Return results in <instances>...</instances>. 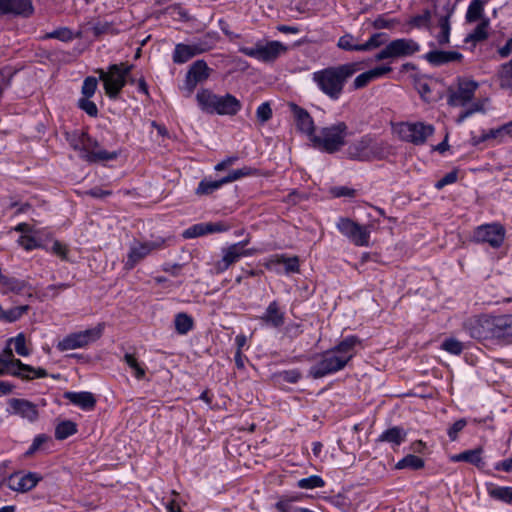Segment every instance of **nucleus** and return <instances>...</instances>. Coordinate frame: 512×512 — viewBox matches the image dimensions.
<instances>
[{
  "label": "nucleus",
  "instance_id": "nucleus-43",
  "mask_svg": "<svg viewBox=\"0 0 512 512\" xmlns=\"http://www.w3.org/2000/svg\"><path fill=\"white\" fill-rule=\"evenodd\" d=\"M512 132V121L503 125L498 129H491L488 133H483L478 139L472 138L474 144H479L489 139H495L503 133L510 134Z\"/></svg>",
  "mask_w": 512,
  "mask_h": 512
},
{
  "label": "nucleus",
  "instance_id": "nucleus-34",
  "mask_svg": "<svg viewBox=\"0 0 512 512\" xmlns=\"http://www.w3.org/2000/svg\"><path fill=\"white\" fill-rule=\"evenodd\" d=\"M435 18L438 21V18L434 14V8L432 10L425 9L422 13L417 14L410 18L408 24L415 28H431L432 20Z\"/></svg>",
  "mask_w": 512,
  "mask_h": 512
},
{
  "label": "nucleus",
  "instance_id": "nucleus-38",
  "mask_svg": "<svg viewBox=\"0 0 512 512\" xmlns=\"http://www.w3.org/2000/svg\"><path fill=\"white\" fill-rule=\"evenodd\" d=\"M223 185L224 183L222 182V179L211 180L204 178L199 182L198 187L195 190V194L198 196L211 195Z\"/></svg>",
  "mask_w": 512,
  "mask_h": 512
},
{
  "label": "nucleus",
  "instance_id": "nucleus-7",
  "mask_svg": "<svg viewBox=\"0 0 512 512\" xmlns=\"http://www.w3.org/2000/svg\"><path fill=\"white\" fill-rule=\"evenodd\" d=\"M349 357L338 355L332 348L322 353L320 359L311 366L309 375L314 379L323 378L346 367Z\"/></svg>",
  "mask_w": 512,
  "mask_h": 512
},
{
  "label": "nucleus",
  "instance_id": "nucleus-24",
  "mask_svg": "<svg viewBox=\"0 0 512 512\" xmlns=\"http://www.w3.org/2000/svg\"><path fill=\"white\" fill-rule=\"evenodd\" d=\"M33 12L30 0H0V15L15 14L29 16Z\"/></svg>",
  "mask_w": 512,
  "mask_h": 512
},
{
  "label": "nucleus",
  "instance_id": "nucleus-32",
  "mask_svg": "<svg viewBox=\"0 0 512 512\" xmlns=\"http://www.w3.org/2000/svg\"><path fill=\"white\" fill-rule=\"evenodd\" d=\"M482 449L476 448L471 450L463 451L459 454L451 456L452 462H467L473 464L477 467H481L483 465L482 457H481Z\"/></svg>",
  "mask_w": 512,
  "mask_h": 512
},
{
  "label": "nucleus",
  "instance_id": "nucleus-8",
  "mask_svg": "<svg viewBox=\"0 0 512 512\" xmlns=\"http://www.w3.org/2000/svg\"><path fill=\"white\" fill-rule=\"evenodd\" d=\"M460 0H436L434 3V14L438 18L440 32L436 35L440 45H446L450 40V18Z\"/></svg>",
  "mask_w": 512,
  "mask_h": 512
},
{
  "label": "nucleus",
  "instance_id": "nucleus-52",
  "mask_svg": "<svg viewBox=\"0 0 512 512\" xmlns=\"http://www.w3.org/2000/svg\"><path fill=\"white\" fill-rule=\"evenodd\" d=\"M325 485L324 480L318 475H311L298 481L297 486L301 489L321 488Z\"/></svg>",
  "mask_w": 512,
  "mask_h": 512
},
{
  "label": "nucleus",
  "instance_id": "nucleus-63",
  "mask_svg": "<svg viewBox=\"0 0 512 512\" xmlns=\"http://www.w3.org/2000/svg\"><path fill=\"white\" fill-rule=\"evenodd\" d=\"M18 244L23 247L26 251H32L40 247L38 240L30 235H21L18 240Z\"/></svg>",
  "mask_w": 512,
  "mask_h": 512
},
{
  "label": "nucleus",
  "instance_id": "nucleus-35",
  "mask_svg": "<svg viewBox=\"0 0 512 512\" xmlns=\"http://www.w3.org/2000/svg\"><path fill=\"white\" fill-rule=\"evenodd\" d=\"M495 321L498 339L512 337V314L495 316Z\"/></svg>",
  "mask_w": 512,
  "mask_h": 512
},
{
  "label": "nucleus",
  "instance_id": "nucleus-61",
  "mask_svg": "<svg viewBox=\"0 0 512 512\" xmlns=\"http://www.w3.org/2000/svg\"><path fill=\"white\" fill-rule=\"evenodd\" d=\"M70 284L69 283H60V284H51V285H48L44 292H43V296L46 297V298H55L58 296V294L61 292V291H64L68 288H70Z\"/></svg>",
  "mask_w": 512,
  "mask_h": 512
},
{
  "label": "nucleus",
  "instance_id": "nucleus-26",
  "mask_svg": "<svg viewBox=\"0 0 512 512\" xmlns=\"http://www.w3.org/2000/svg\"><path fill=\"white\" fill-rule=\"evenodd\" d=\"M14 369L12 376L18 377L22 380H33L37 378H44L48 376V373L43 368H35L33 366L24 364L21 360L16 359L14 361Z\"/></svg>",
  "mask_w": 512,
  "mask_h": 512
},
{
  "label": "nucleus",
  "instance_id": "nucleus-50",
  "mask_svg": "<svg viewBox=\"0 0 512 512\" xmlns=\"http://www.w3.org/2000/svg\"><path fill=\"white\" fill-rule=\"evenodd\" d=\"M124 361L132 369L137 379H142L145 376V368L138 362L133 354L126 353L124 355Z\"/></svg>",
  "mask_w": 512,
  "mask_h": 512
},
{
  "label": "nucleus",
  "instance_id": "nucleus-56",
  "mask_svg": "<svg viewBox=\"0 0 512 512\" xmlns=\"http://www.w3.org/2000/svg\"><path fill=\"white\" fill-rule=\"evenodd\" d=\"M98 80L95 77H86L83 81L81 92L84 97L91 98L97 89Z\"/></svg>",
  "mask_w": 512,
  "mask_h": 512
},
{
  "label": "nucleus",
  "instance_id": "nucleus-37",
  "mask_svg": "<svg viewBox=\"0 0 512 512\" xmlns=\"http://www.w3.org/2000/svg\"><path fill=\"white\" fill-rule=\"evenodd\" d=\"M175 330L180 335H186L193 329L194 321L187 313L180 312L175 315L174 319Z\"/></svg>",
  "mask_w": 512,
  "mask_h": 512
},
{
  "label": "nucleus",
  "instance_id": "nucleus-41",
  "mask_svg": "<svg viewBox=\"0 0 512 512\" xmlns=\"http://www.w3.org/2000/svg\"><path fill=\"white\" fill-rule=\"evenodd\" d=\"M77 432V425L72 421H62L56 426L55 438L57 440H64Z\"/></svg>",
  "mask_w": 512,
  "mask_h": 512
},
{
  "label": "nucleus",
  "instance_id": "nucleus-55",
  "mask_svg": "<svg viewBox=\"0 0 512 512\" xmlns=\"http://www.w3.org/2000/svg\"><path fill=\"white\" fill-rule=\"evenodd\" d=\"M203 235H207L206 233V223H198L190 226L186 230L183 231L182 236L185 239H192L196 237H200Z\"/></svg>",
  "mask_w": 512,
  "mask_h": 512
},
{
  "label": "nucleus",
  "instance_id": "nucleus-2",
  "mask_svg": "<svg viewBox=\"0 0 512 512\" xmlns=\"http://www.w3.org/2000/svg\"><path fill=\"white\" fill-rule=\"evenodd\" d=\"M479 88L478 82L467 78H458L454 88L448 90L447 102L454 107H469L461 111L456 118V123L461 124L474 113H484V104L486 100H477L472 102L476 90Z\"/></svg>",
  "mask_w": 512,
  "mask_h": 512
},
{
  "label": "nucleus",
  "instance_id": "nucleus-45",
  "mask_svg": "<svg viewBox=\"0 0 512 512\" xmlns=\"http://www.w3.org/2000/svg\"><path fill=\"white\" fill-rule=\"evenodd\" d=\"M257 173V170L248 166H245L240 169H236L231 171L227 176L221 178L222 182L225 184L234 182L236 180H239L243 177L252 176Z\"/></svg>",
  "mask_w": 512,
  "mask_h": 512
},
{
  "label": "nucleus",
  "instance_id": "nucleus-30",
  "mask_svg": "<svg viewBox=\"0 0 512 512\" xmlns=\"http://www.w3.org/2000/svg\"><path fill=\"white\" fill-rule=\"evenodd\" d=\"M362 341L355 335H350L343 338L336 346L332 349L340 356L349 357V361L355 356V347L361 345Z\"/></svg>",
  "mask_w": 512,
  "mask_h": 512
},
{
  "label": "nucleus",
  "instance_id": "nucleus-49",
  "mask_svg": "<svg viewBox=\"0 0 512 512\" xmlns=\"http://www.w3.org/2000/svg\"><path fill=\"white\" fill-rule=\"evenodd\" d=\"M484 2L481 0H473L466 13L467 22H476L479 20L483 13Z\"/></svg>",
  "mask_w": 512,
  "mask_h": 512
},
{
  "label": "nucleus",
  "instance_id": "nucleus-22",
  "mask_svg": "<svg viewBox=\"0 0 512 512\" xmlns=\"http://www.w3.org/2000/svg\"><path fill=\"white\" fill-rule=\"evenodd\" d=\"M255 250H242L241 244H232L223 249L222 259L219 260L215 267L218 272H224L232 264L238 262L243 256L253 255Z\"/></svg>",
  "mask_w": 512,
  "mask_h": 512
},
{
  "label": "nucleus",
  "instance_id": "nucleus-17",
  "mask_svg": "<svg viewBox=\"0 0 512 512\" xmlns=\"http://www.w3.org/2000/svg\"><path fill=\"white\" fill-rule=\"evenodd\" d=\"M165 243V239L157 238L151 241H146L131 246L127 256V260L124 264L125 269H133L142 259H144L152 251L163 248Z\"/></svg>",
  "mask_w": 512,
  "mask_h": 512
},
{
  "label": "nucleus",
  "instance_id": "nucleus-51",
  "mask_svg": "<svg viewBox=\"0 0 512 512\" xmlns=\"http://www.w3.org/2000/svg\"><path fill=\"white\" fill-rule=\"evenodd\" d=\"M93 34L97 37L104 34H117L118 30L114 27L112 22L98 21L92 26Z\"/></svg>",
  "mask_w": 512,
  "mask_h": 512
},
{
  "label": "nucleus",
  "instance_id": "nucleus-40",
  "mask_svg": "<svg viewBox=\"0 0 512 512\" xmlns=\"http://www.w3.org/2000/svg\"><path fill=\"white\" fill-rule=\"evenodd\" d=\"M337 47L344 51H364L358 38L350 33H346L338 39Z\"/></svg>",
  "mask_w": 512,
  "mask_h": 512
},
{
  "label": "nucleus",
  "instance_id": "nucleus-33",
  "mask_svg": "<svg viewBox=\"0 0 512 512\" xmlns=\"http://www.w3.org/2000/svg\"><path fill=\"white\" fill-rule=\"evenodd\" d=\"M195 56L197 54L191 44L178 43L175 45L172 59L176 64H183Z\"/></svg>",
  "mask_w": 512,
  "mask_h": 512
},
{
  "label": "nucleus",
  "instance_id": "nucleus-46",
  "mask_svg": "<svg viewBox=\"0 0 512 512\" xmlns=\"http://www.w3.org/2000/svg\"><path fill=\"white\" fill-rule=\"evenodd\" d=\"M276 262L284 264L287 274L298 273L300 271L299 258L297 256L287 257L286 255H279L276 258Z\"/></svg>",
  "mask_w": 512,
  "mask_h": 512
},
{
  "label": "nucleus",
  "instance_id": "nucleus-5",
  "mask_svg": "<svg viewBox=\"0 0 512 512\" xmlns=\"http://www.w3.org/2000/svg\"><path fill=\"white\" fill-rule=\"evenodd\" d=\"M349 135L348 126L345 122L338 121L329 126L323 127L319 133L312 138L314 148L328 154L338 152L345 144Z\"/></svg>",
  "mask_w": 512,
  "mask_h": 512
},
{
  "label": "nucleus",
  "instance_id": "nucleus-36",
  "mask_svg": "<svg viewBox=\"0 0 512 512\" xmlns=\"http://www.w3.org/2000/svg\"><path fill=\"white\" fill-rule=\"evenodd\" d=\"M425 462L422 458L414 455V454H408L401 460H399L395 464V469L397 470H403V469H410V470H420L424 468Z\"/></svg>",
  "mask_w": 512,
  "mask_h": 512
},
{
  "label": "nucleus",
  "instance_id": "nucleus-13",
  "mask_svg": "<svg viewBox=\"0 0 512 512\" xmlns=\"http://www.w3.org/2000/svg\"><path fill=\"white\" fill-rule=\"evenodd\" d=\"M434 131L433 125L423 122H403L397 128L400 139L414 145H423Z\"/></svg>",
  "mask_w": 512,
  "mask_h": 512
},
{
  "label": "nucleus",
  "instance_id": "nucleus-3",
  "mask_svg": "<svg viewBox=\"0 0 512 512\" xmlns=\"http://www.w3.org/2000/svg\"><path fill=\"white\" fill-rule=\"evenodd\" d=\"M196 101L199 108L208 114L235 116L242 109L241 101L234 95H217L205 88L197 92Z\"/></svg>",
  "mask_w": 512,
  "mask_h": 512
},
{
  "label": "nucleus",
  "instance_id": "nucleus-4",
  "mask_svg": "<svg viewBox=\"0 0 512 512\" xmlns=\"http://www.w3.org/2000/svg\"><path fill=\"white\" fill-rule=\"evenodd\" d=\"M346 153L349 159L362 162L383 160L392 154L391 146L387 142L378 141L370 134L352 142Z\"/></svg>",
  "mask_w": 512,
  "mask_h": 512
},
{
  "label": "nucleus",
  "instance_id": "nucleus-31",
  "mask_svg": "<svg viewBox=\"0 0 512 512\" xmlns=\"http://www.w3.org/2000/svg\"><path fill=\"white\" fill-rule=\"evenodd\" d=\"M407 432L399 426L391 427L385 430L377 439L378 442H388L393 446H399L405 442Z\"/></svg>",
  "mask_w": 512,
  "mask_h": 512
},
{
  "label": "nucleus",
  "instance_id": "nucleus-20",
  "mask_svg": "<svg viewBox=\"0 0 512 512\" xmlns=\"http://www.w3.org/2000/svg\"><path fill=\"white\" fill-rule=\"evenodd\" d=\"M9 408L7 412L19 415L21 418L29 422H35L39 417L37 405L23 398H10L8 400Z\"/></svg>",
  "mask_w": 512,
  "mask_h": 512
},
{
  "label": "nucleus",
  "instance_id": "nucleus-59",
  "mask_svg": "<svg viewBox=\"0 0 512 512\" xmlns=\"http://www.w3.org/2000/svg\"><path fill=\"white\" fill-rule=\"evenodd\" d=\"M487 26V22L478 24L473 32L469 34L468 39L474 42L485 40L488 37Z\"/></svg>",
  "mask_w": 512,
  "mask_h": 512
},
{
  "label": "nucleus",
  "instance_id": "nucleus-57",
  "mask_svg": "<svg viewBox=\"0 0 512 512\" xmlns=\"http://www.w3.org/2000/svg\"><path fill=\"white\" fill-rule=\"evenodd\" d=\"M273 112L269 102H264L258 106L256 117L260 123H266L272 118Z\"/></svg>",
  "mask_w": 512,
  "mask_h": 512
},
{
  "label": "nucleus",
  "instance_id": "nucleus-10",
  "mask_svg": "<svg viewBox=\"0 0 512 512\" xmlns=\"http://www.w3.org/2000/svg\"><path fill=\"white\" fill-rule=\"evenodd\" d=\"M286 51L287 47L279 41H258L253 47H239L242 54L266 63L275 61Z\"/></svg>",
  "mask_w": 512,
  "mask_h": 512
},
{
  "label": "nucleus",
  "instance_id": "nucleus-21",
  "mask_svg": "<svg viewBox=\"0 0 512 512\" xmlns=\"http://www.w3.org/2000/svg\"><path fill=\"white\" fill-rule=\"evenodd\" d=\"M290 109L294 115L297 129L301 133L305 134L310 142H312V138L316 135V128L313 118L306 109L298 106L295 103L290 104Z\"/></svg>",
  "mask_w": 512,
  "mask_h": 512
},
{
  "label": "nucleus",
  "instance_id": "nucleus-48",
  "mask_svg": "<svg viewBox=\"0 0 512 512\" xmlns=\"http://www.w3.org/2000/svg\"><path fill=\"white\" fill-rule=\"evenodd\" d=\"M296 501H298V497L283 496L276 502L275 508L279 512H300L302 508L294 506Z\"/></svg>",
  "mask_w": 512,
  "mask_h": 512
},
{
  "label": "nucleus",
  "instance_id": "nucleus-11",
  "mask_svg": "<svg viewBox=\"0 0 512 512\" xmlns=\"http://www.w3.org/2000/svg\"><path fill=\"white\" fill-rule=\"evenodd\" d=\"M104 326L99 324L98 326L68 334L56 345V348L61 351L73 350L78 348L86 347L87 345L97 341L103 333Z\"/></svg>",
  "mask_w": 512,
  "mask_h": 512
},
{
  "label": "nucleus",
  "instance_id": "nucleus-39",
  "mask_svg": "<svg viewBox=\"0 0 512 512\" xmlns=\"http://www.w3.org/2000/svg\"><path fill=\"white\" fill-rule=\"evenodd\" d=\"M488 494L493 499L511 503L512 502V487H502L490 484L487 488Z\"/></svg>",
  "mask_w": 512,
  "mask_h": 512
},
{
  "label": "nucleus",
  "instance_id": "nucleus-12",
  "mask_svg": "<svg viewBox=\"0 0 512 512\" xmlns=\"http://www.w3.org/2000/svg\"><path fill=\"white\" fill-rule=\"evenodd\" d=\"M420 50V45L411 38H399L390 41L375 55L376 61L393 58H404L414 55Z\"/></svg>",
  "mask_w": 512,
  "mask_h": 512
},
{
  "label": "nucleus",
  "instance_id": "nucleus-64",
  "mask_svg": "<svg viewBox=\"0 0 512 512\" xmlns=\"http://www.w3.org/2000/svg\"><path fill=\"white\" fill-rule=\"evenodd\" d=\"M197 55L205 53L213 48V43L208 36L191 43Z\"/></svg>",
  "mask_w": 512,
  "mask_h": 512
},
{
  "label": "nucleus",
  "instance_id": "nucleus-1",
  "mask_svg": "<svg viewBox=\"0 0 512 512\" xmlns=\"http://www.w3.org/2000/svg\"><path fill=\"white\" fill-rule=\"evenodd\" d=\"M358 70L359 63H346L316 71L312 79L323 94L335 101L341 97L347 80Z\"/></svg>",
  "mask_w": 512,
  "mask_h": 512
},
{
  "label": "nucleus",
  "instance_id": "nucleus-62",
  "mask_svg": "<svg viewBox=\"0 0 512 512\" xmlns=\"http://www.w3.org/2000/svg\"><path fill=\"white\" fill-rule=\"evenodd\" d=\"M47 38L58 39L63 42H68L73 39V33L70 29L64 27L56 29L46 35Z\"/></svg>",
  "mask_w": 512,
  "mask_h": 512
},
{
  "label": "nucleus",
  "instance_id": "nucleus-28",
  "mask_svg": "<svg viewBox=\"0 0 512 512\" xmlns=\"http://www.w3.org/2000/svg\"><path fill=\"white\" fill-rule=\"evenodd\" d=\"M64 398L83 410H93L96 405V399L91 392H66Z\"/></svg>",
  "mask_w": 512,
  "mask_h": 512
},
{
  "label": "nucleus",
  "instance_id": "nucleus-47",
  "mask_svg": "<svg viewBox=\"0 0 512 512\" xmlns=\"http://www.w3.org/2000/svg\"><path fill=\"white\" fill-rule=\"evenodd\" d=\"M387 41L388 35L386 33H374L365 43H362V48L364 51H370L382 46Z\"/></svg>",
  "mask_w": 512,
  "mask_h": 512
},
{
  "label": "nucleus",
  "instance_id": "nucleus-23",
  "mask_svg": "<svg viewBox=\"0 0 512 512\" xmlns=\"http://www.w3.org/2000/svg\"><path fill=\"white\" fill-rule=\"evenodd\" d=\"M258 319L264 326L277 329L283 326L285 313L280 309L277 301H272Z\"/></svg>",
  "mask_w": 512,
  "mask_h": 512
},
{
  "label": "nucleus",
  "instance_id": "nucleus-60",
  "mask_svg": "<svg viewBox=\"0 0 512 512\" xmlns=\"http://www.w3.org/2000/svg\"><path fill=\"white\" fill-rule=\"evenodd\" d=\"M86 133H74L69 139L70 146L75 150L79 151L80 154L84 151Z\"/></svg>",
  "mask_w": 512,
  "mask_h": 512
},
{
  "label": "nucleus",
  "instance_id": "nucleus-53",
  "mask_svg": "<svg viewBox=\"0 0 512 512\" xmlns=\"http://www.w3.org/2000/svg\"><path fill=\"white\" fill-rule=\"evenodd\" d=\"M441 349L453 355H460L464 349L463 343L455 338L445 339L441 344Z\"/></svg>",
  "mask_w": 512,
  "mask_h": 512
},
{
  "label": "nucleus",
  "instance_id": "nucleus-16",
  "mask_svg": "<svg viewBox=\"0 0 512 512\" xmlns=\"http://www.w3.org/2000/svg\"><path fill=\"white\" fill-rule=\"evenodd\" d=\"M41 480L42 476L36 472L17 471L4 478L2 484L12 491L26 493L36 487Z\"/></svg>",
  "mask_w": 512,
  "mask_h": 512
},
{
  "label": "nucleus",
  "instance_id": "nucleus-42",
  "mask_svg": "<svg viewBox=\"0 0 512 512\" xmlns=\"http://www.w3.org/2000/svg\"><path fill=\"white\" fill-rule=\"evenodd\" d=\"M15 360L12 350L10 348L5 349L4 354H0V375H12Z\"/></svg>",
  "mask_w": 512,
  "mask_h": 512
},
{
  "label": "nucleus",
  "instance_id": "nucleus-58",
  "mask_svg": "<svg viewBox=\"0 0 512 512\" xmlns=\"http://www.w3.org/2000/svg\"><path fill=\"white\" fill-rule=\"evenodd\" d=\"M78 107L85 111L90 117H96L98 115V108L96 104L90 100V98H80L78 100Z\"/></svg>",
  "mask_w": 512,
  "mask_h": 512
},
{
  "label": "nucleus",
  "instance_id": "nucleus-14",
  "mask_svg": "<svg viewBox=\"0 0 512 512\" xmlns=\"http://www.w3.org/2000/svg\"><path fill=\"white\" fill-rule=\"evenodd\" d=\"M506 231L499 223L483 224L476 227L471 236L475 243H488L493 248H499L505 239Z\"/></svg>",
  "mask_w": 512,
  "mask_h": 512
},
{
  "label": "nucleus",
  "instance_id": "nucleus-29",
  "mask_svg": "<svg viewBox=\"0 0 512 512\" xmlns=\"http://www.w3.org/2000/svg\"><path fill=\"white\" fill-rule=\"evenodd\" d=\"M29 288L27 281L0 274V289L3 293L22 294Z\"/></svg>",
  "mask_w": 512,
  "mask_h": 512
},
{
  "label": "nucleus",
  "instance_id": "nucleus-6",
  "mask_svg": "<svg viewBox=\"0 0 512 512\" xmlns=\"http://www.w3.org/2000/svg\"><path fill=\"white\" fill-rule=\"evenodd\" d=\"M133 66L125 63L112 64L105 71L101 68L96 70L99 79L103 81L104 90L110 99H116L127 82Z\"/></svg>",
  "mask_w": 512,
  "mask_h": 512
},
{
  "label": "nucleus",
  "instance_id": "nucleus-25",
  "mask_svg": "<svg viewBox=\"0 0 512 512\" xmlns=\"http://www.w3.org/2000/svg\"><path fill=\"white\" fill-rule=\"evenodd\" d=\"M463 55L457 51L432 50L424 55V59L433 66H442L451 62H459Z\"/></svg>",
  "mask_w": 512,
  "mask_h": 512
},
{
  "label": "nucleus",
  "instance_id": "nucleus-18",
  "mask_svg": "<svg viewBox=\"0 0 512 512\" xmlns=\"http://www.w3.org/2000/svg\"><path fill=\"white\" fill-rule=\"evenodd\" d=\"M211 69L204 60L195 61L188 69L182 89L189 97L199 83L205 82L210 77Z\"/></svg>",
  "mask_w": 512,
  "mask_h": 512
},
{
  "label": "nucleus",
  "instance_id": "nucleus-44",
  "mask_svg": "<svg viewBox=\"0 0 512 512\" xmlns=\"http://www.w3.org/2000/svg\"><path fill=\"white\" fill-rule=\"evenodd\" d=\"M29 310L28 305H21L12 307L9 310H4L0 321L12 323L19 320Z\"/></svg>",
  "mask_w": 512,
  "mask_h": 512
},
{
  "label": "nucleus",
  "instance_id": "nucleus-15",
  "mask_svg": "<svg viewBox=\"0 0 512 512\" xmlns=\"http://www.w3.org/2000/svg\"><path fill=\"white\" fill-rule=\"evenodd\" d=\"M466 329L472 338L479 341L494 338L498 339L495 316H481L475 318L466 325Z\"/></svg>",
  "mask_w": 512,
  "mask_h": 512
},
{
  "label": "nucleus",
  "instance_id": "nucleus-19",
  "mask_svg": "<svg viewBox=\"0 0 512 512\" xmlns=\"http://www.w3.org/2000/svg\"><path fill=\"white\" fill-rule=\"evenodd\" d=\"M119 153L101 149L98 141L86 133L84 151L80 157L87 162L97 163L117 159Z\"/></svg>",
  "mask_w": 512,
  "mask_h": 512
},
{
  "label": "nucleus",
  "instance_id": "nucleus-54",
  "mask_svg": "<svg viewBox=\"0 0 512 512\" xmlns=\"http://www.w3.org/2000/svg\"><path fill=\"white\" fill-rule=\"evenodd\" d=\"M9 343L14 344L15 352L20 356H28L30 351L26 347V339L23 333H19L16 337L10 338Z\"/></svg>",
  "mask_w": 512,
  "mask_h": 512
},
{
  "label": "nucleus",
  "instance_id": "nucleus-27",
  "mask_svg": "<svg viewBox=\"0 0 512 512\" xmlns=\"http://www.w3.org/2000/svg\"><path fill=\"white\" fill-rule=\"evenodd\" d=\"M392 71L390 66H378L373 69H370L366 72L358 75L353 82L354 89H362L366 87L370 82L388 74Z\"/></svg>",
  "mask_w": 512,
  "mask_h": 512
},
{
  "label": "nucleus",
  "instance_id": "nucleus-9",
  "mask_svg": "<svg viewBox=\"0 0 512 512\" xmlns=\"http://www.w3.org/2000/svg\"><path fill=\"white\" fill-rule=\"evenodd\" d=\"M338 231L351 243L359 247H367L370 242V226L361 225L348 217H340L336 223Z\"/></svg>",
  "mask_w": 512,
  "mask_h": 512
}]
</instances>
